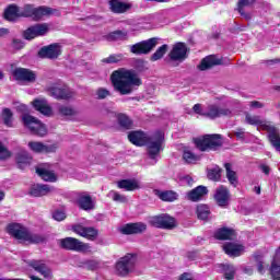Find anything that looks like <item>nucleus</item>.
I'll return each mask as SVG.
<instances>
[{"label": "nucleus", "mask_w": 280, "mask_h": 280, "mask_svg": "<svg viewBox=\"0 0 280 280\" xmlns=\"http://www.w3.org/2000/svg\"><path fill=\"white\" fill-rule=\"evenodd\" d=\"M60 54H62V49L58 44H51L49 46H45L40 48V50L38 51L39 58H49L50 60H54V58H58Z\"/></svg>", "instance_id": "17"}, {"label": "nucleus", "mask_w": 280, "mask_h": 280, "mask_svg": "<svg viewBox=\"0 0 280 280\" xmlns=\"http://www.w3.org/2000/svg\"><path fill=\"white\" fill-rule=\"evenodd\" d=\"M182 183H183L184 185H189V186H191V185H194V178H191V176L187 175V176H185V177L182 178Z\"/></svg>", "instance_id": "57"}, {"label": "nucleus", "mask_w": 280, "mask_h": 280, "mask_svg": "<svg viewBox=\"0 0 280 280\" xmlns=\"http://www.w3.org/2000/svg\"><path fill=\"white\" fill-rule=\"evenodd\" d=\"M209 215H211V210L207 205L197 206V218L199 220H209Z\"/></svg>", "instance_id": "37"}, {"label": "nucleus", "mask_w": 280, "mask_h": 280, "mask_svg": "<svg viewBox=\"0 0 280 280\" xmlns=\"http://www.w3.org/2000/svg\"><path fill=\"white\" fill-rule=\"evenodd\" d=\"M12 153L4 147L3 142L0 141V161H5V159H10Z\"/></svg>", "instance_id": "47"}, {"label": "nucleus", "mask_w": 280, "mask_h": 280, "mask_svg": "<svg viewBox=\"0 0 280 280\" xmlns=\"http://www.w3.org/2000/svg\"><path fill=\"white\" fill-rule=\"evenodd\" d=\"M194 143L200 152H209V150H218L222 145L220 135H206L194 138Z\"/></svg>", "instance_id": "5"}, {"label": "nucleus", "mask_w": 280, "mask_h": 280, "mask_svg": "<svg viewBox=\"0 0 280 280\" xmlns=\"http://www.w3.org/2000/svg\"><path fill=\"white\" fill-rule=\"evenodd\" d=\"M72 231L73 233H77V235L85 237V240H90V242H94V240H97L98 232L95 228H86L78 224L72 226Z\"/></svg>", "instance_id": "15"}, {"label": "nucleus", "mask_w": 280, "mask_h": 280, "mask_svg": "<svg viewBox=\"0 0 280 280\" xmlns=\"http://www.w3.org/2000/svg\"><path fill=\"white\" fill-rule=\"evenodd\" d=\"M59 113L60 115H63L65 117H71L73 115V108L69 106L61 105L59 106Z\"/></svg>", "instance_id": "51"}, {"label": "nucleus", "mask_w": 280, "mask_h": 280, "mask_svg": "<svg viewBox=\"0 0 280 280\" xmlns=\"http://www.w3.org/2000/svg\"><path fill=\"white\" fill-rule=\"evenodd\" d=\"M36 8L32 4H26L23 8H20V16H31V19H34V11Z\"/></svg>", "instance_id": "44"}, {"label": "nucleus", "mask_w": 280, "mask_h": 280, "mask_svg": "<svg viewBox=\"0 0 280 280\" xmlns=\"http://www.w3.org/2000/svg\"><path fill=\"white\" fill-rule=\"evenodd\" d=\"M214 200L219 207H228L229 200H231L229 188L224 186L217 188L214 192Z\"/></svg>", "instance_id": "20"}, {"label": "nucleus", "mask_w": 280, "mask_h": 280, "mask_svg": "<svg viewBox=\"0 0 280 280\" xmlns=\"http://www.w3.org/2000/svg\"><path fill=\"white\" fill-rule=\"evenodd\" d=\"M33 106L35 110H38V113H42V115H45L46 117H50V115L54 113L49 106V103H47V100L45 98H36L33 101Z\"/></svg>", "instance_id": "27"}, {"label": "nucleus", "mask_w": 280, "mask_h": 280, "mask_svg": "<svg viewBox=\"0 0 280 280\" xmlns=\"http://www.w3.org/2000/svg\"><path fill=\"white\" fill-rule=\"evenodd\" d=\"M12 75L16 82L21 84H30L36 82V73L26 68H15L12 71Z\"/></svg>", "instance_id": "9"}, {"label": "nucleus", "mask_w": 280, "mask_h": 280, "mask_svg": "<svg viewBox=\"0 0 280 280\" xmlns=\"http://www.w3.org/2000/svg\"><path fill=\"white\" fill-rule=\"evenodd\" d=\"M31 267L36 270V272H40L44 279L50 280L54 278V273H51V269L45 265L42 260H32Z\"/></svg>", "instance_id": "23"}, {"label": "nucleus", "mask_w": 280, "mask_h": 280, "mask_svg": "<svg viewBox=\"0 0 280 280\" xmlns=\"http://www.w3.org/2000/svg\"><path fill=\"white\" fill-rule=\"evenodd\" d=\"M137 262V256L135 254H127L116 262V275L119 277H126L135 270V264Z\"/></svg>", "instance_id": "6"}, {"label": "nucleus", "mask_w": 280, "mask_h": 280, "mask_svg": "<svg viewBox=\"0 0 280 280\" xmlns=\"http://www.w3.org/2000/svg\"><path fill=\"white\" fill-rule=\"evenodd\" d=\"M168 46L167 44L162 45L152 55L151 60L156 62V60H161L167 54Z\"/></svg>", "instance_id": "41"}, {"label": "nucleus", "mask_w": 280, "mask_h": 280, "mask_svg": "<svg viewBox=\"0 0 280 280\" xmlns=\"http://www.w3.org/2000/svg\"><path fill=\"white\" fill-rule=\"evenodd\" d=\"M151 224L156 226V229H174V226H176V219L168 214H162L153 217L151 219Z\"/></svg>", "instance_id": "14"}, {"label": "nucleus", "mask_w": 280, "mask_h": 280, "mask_svg": "<svg viewBox=\"0 0 280 280\" xmlns=\"http://www.w3.org/2000/svg\"><path fill=\"white\" fill-rule=\"evenodd\" d=\"M8 34V28H0V36H5Z\"/></svg>", "instance_id": "63"}, {"label": "nucleus", "mask_w": 280, "mask_h": 280, "mask_svg": "<svg viewBox=\"0 0 280 280\" xmlns=\"http://www.w3.org/2000/svg\"><path fill=\"white\" fill-rule=\"evenodd\" d=\"M22 121L25 128H28L33 135H37V137H45V135H47V127L36 117L24 114L22 116Z\"/></svg>", "instance_id": "7"}, {"label": "nucleus", "mask_w": 280, "mask_h": 280, "mask_svg": "<svg viewBox=\"0 0 280 280\" xmlns=\"http://www.w3.org/2000/svg\"><path fill=\"white\" fill-rule=\"evenodd\" d=\"M192 110L197 115H201V116L206 117L207 109H202V105H200V104L194 105Z\"/></svg>", "instance_id": "54"}, {"label": "nucleus", "mask_w": 280, "mask_h": 280, "mask_svg": "<svg viewBox=\"0 0 280 280\" xmlns=\"http://www.w3.org/2000/svg\"><path fill=\"white\" fill-rule=\"evenodd\" d=\"M209 194V190L205 186H198L195 189L187 192V200H191V202H198V200H202L205 196Z\"/></svg>", "instance_id": "25"}, {"label": "nucleus", "mask_w": 280, "mask_h": 280, "mask_svg": "<svg viewBox=\"0 0 280 280\" xmlns=\"http://www.w3.org/2000/svg\"><path fill=\"white\" fill-rule=\"evenodd\" d=\"M260 170L266 175L270 174V167L268 165H266V164L260 165Z\"/></svg>", "instance_id": "62"}, {"label": "nucleus", "mask_w": 280, "mask_h": 280, "mask_svg": "<svg viewBox=\"0 0 280 280\" xmlns=\"http://www.w3.org/2000/svg\"><path fill=\"white\" fill-rule=\"evenodd\" d=\"M51 15V9L48 7H38L35 8V11L33 13V19L35 21H40V19H45V16Z\"/></svg>", "instance_id": "34"}, {"label": "nucleus", "mask_w": 280, "mask_h": 280, "mask_svg": "<svg viewBox=\"0 0 280 280\" xmlns=\"http://www.w3.org/2000/svg\"><path fill=\"white\" fill-rule=\"evenodd\" d=\"M270 272L273 280H280V260L277 257H273Z\"/></svg>", "instance_id": "39"}, {"label": "nucleus", "mask_w": 280, "mask_h": 280, "mask_svg": "<svg viewBox=\"0 0 280 280\" xmlns=\"http://www.w3.org/2000/svg\"><path fill=\"white\" fill-rule=\"evenodd\" d=\"M108 5L109 10L114 12V14H124L128 12V10L132 9V3L119 0H109Z\"/></svg>", "instance_id": "21"}, {"label": "nucleus", "mask_w": 280, "mask_h": 280, "mask_svg": "<svg viewBox=\"0 0 280 280\" xmlns=\"http://www.w3.org/2000/svg\"><path fill=\"white\" fill-rule=\"evenodd\" d=\"M118 124L121 128H126L127 130L132 128V120H130L125 114L118 115Z\"/></svg>", "instance_id": "45"}, {"label": "nucleus", "mask_w": 280, "mask_h": 280, "mask_svg": "<svg viewBox=\"0 0 280 280\" xmlns=\"http://www.w3.org/2000/svg\"><path fill=\"white\" fill-rule=\"evenodd\" d=\"M52 218L54 220H56L57 222H62V220H65L67 218V213H65V211L62 210H56L52 213Z\"/></svg>", "instance_id": "52"}, {"label": "nucleus", "mask_w": 280, "mask_h": 280, "mask_svg": "<svg viewBox=\"0 0 280 280\" xmlns=\"http://www.w3.org/2000/svg\"><path fill=\"white\" fill-rule=\"evenodd\" d=\"M7 232L15 240H20V242H27L28 244H40V242H45L43 235L30 232L21 223H10L7 226Z\"/></svg>", "instance_id": "3"}, {"label": "nucleus", "mask_w": 280, "mask_h": 280, "mask_svg": "<svg viewBox=\"0 0 280 280\" xmlns=\"http://www.w3.org/2000/svg\"><path fill=\"white\" fill-rule=\"evenodd\" d=\"M49 95L56 100H69L73 97V92L65 84L56 83L48 88Z\"/></svg>", "instance_id": "11"}, {"label": "nucleus", "mask_w": 280, "mask_h": 280, "mask_svg": "<svg viewBox=\"0 0 280 280\" xmlns=\"http://www.w3.org/2000/svg\"><path fill=\"white\" fill-rule=\"evenodd\" d=\"M122 58L124 57L121 55H112L105 58L103 61L107 62L108 65H115L117 62H121Z\"/></svg>", "instance_id": "49"}, {"label": "nucleus", "mask_w": 280, "mask_h": 280, "mask_svg": "<svg viewBox=\"0 0 280 280\" xmlns=\"http://www.w3.org/2000/svg\"><path fill=\"white\" fill-rule=\"evenodd\" d=\"M28 148L32 152H35L36 154H54V152L58 150V144H45L38 141H31L28 142Z\"/></svg>", "instance_id": "13"}, {"label": "nucleus", "mask_w": 280, "mask_h": 280, "mask_svg": "<svg viewBox=\"0 0 280 280\" xmlns=\"http://www.w3.org/2000/svg\"><path fill=\"white\" fill-rule=\"evenodd\" d=\"M108 198H112V200H114V202H128V197L127 196H124L115 190H110L108 192Z\"/></svg>", "instance_id": "43"}, {"label": "nucleus", "mask_w": 280, "mask_h": 280, "mask_svg": "<svg viewBox=\"0 0 280 280\" xmlns=\"http://www.w3.org/2000/svg\"><path fill=\"white\" fill-rule=\"evenodd\" d=\"M244 129H238L236 132H235V137L241 140V141H244Z\"/></svg>", "instance_id": "61"}, {"label": "nucleus", "mask_w": 280, "mask_h": 280, "mask_svg": "<svg viewBox=\"0 0 280 280\" xmlns=\"http://www.w3.org/2000/svg\"><path fill=\"white\" fill-rule=\"evenodd\" d=\"M95 95H96L97 100H106V97H109L110 91H108L104 88H100L98 90H96Z\"/></svg>", "instance_id": "50"}, {"label": "nucleus", "mask_w": 280, "mask_h": 280, "mask_svg": "<svg viewBox=\"0 0 280 280\" xmlns=\"http://www.w3.org/2000/svg\"><path fill=\"white\" fill-rule=\"evenodd\" d=\"M88 268H90V270H97V268H100V262L97 260H90L88 262Z\"/></svg>", "instance_id": "55"}, {"label": "nucleus", "mask_w": 280, "mask_h": 280, "mask_svg": "<svg viewBox=\"0 0 280 280\" xmlns=\"http://www.w3.org/2000/svg\"><path fill=\"white\" fill-rule=\"evenodd\" d=\"M118 189H124L125 191H137L141 189V183L138 179H121L117 182Z\"/></svg>", "instance_id": "24"}, {"label": "nucleus", "mask_w": 280, "mask_h": 280, "mask_svg": "<svg viewBox=\"0 0 280 280\" xmlns=\"http://www.w3.org/2000/svg\"><path fill=\"white\" fill-rule=\"evenodd\" d=\"M183 159L186 163H196V162L200 161V158L198 155L194 154V152H191V150H189V149H186L184 151Z\"/></svg>", "instance_id": "42"}, {"label": "nucleus", "mask_w": 280, "mask_h": 280, "mask_svg": "<svg viewBox=\"0 0 280 280\" xmlns=\"http://www.w3.org/2000/svg\"><path fill=\"white\" fill-rule=\"evenodd\" d=\"M126 36H128V32H126V31H115V32L110 33V35H109L112 40H121V39L126 38Z\"/></svg>", "instance_id": "48"}, {"label": "nucleus", "mask_w": 280, "mask_h": 280, "mask_svg": "<svg viewBox=\"0 0 280 280\" xmlns=\"http://www.w3.org/2000/svg\"><path fill=\"white\" fill-rule=\"evenodd\" d=\"M49 32V25L47 23L35 24L24 31V38L26 40H32L38 38V36H45Z\"/></svg>", "instance_id": "12"}, {"label": "nucleus", "mask_w": 280, "mask_h": 280, "mask_svg": "<svg viewBox=\"0 0 280 280\" xmlns=\"http://www.w3.org/2000/svg\"><path fill=\"white\" fill-rule=\"evenodd\" d=\"M110 79L115 91L120 93V95H130L135 86H141V79L131 70H116Z\"/></svg>", "instance_id": "2"}, {"label": "nucleus", "mask_w": 280, "mask_h": 280, "mask_svg": "<svg viewBox=\"0 0 280 280\" xmlns=\"http://www.w3.org/2000/svg\"><path fill=\"white\" fill-rule=\"evenodd\" d=\"M80 209H83V211H91L95 209V201L91 198V196L86 192H83L79 196L77 200Z\"/></svg>", "instance_id": "29"}, {"label": "nucleus", "mask_w": 280, "mask_h": 280, "mask_svg": "<svg viewBox=\"0 0 280 280\" xmlns=\"http://www.w3.org/2000/svg\"><path fill=\"white\" fill-rule=\"evenodd\" d=\"M235 277V267L228 265V270L225 271V279L231 280Z\"/></svg>", "instance_id": "53"}, {"label": "nucleus", "mask_w": 280, "mask_h": 280, "mask_svg": "<svg viewBox=\"0 0 280 280\" xmlns=\"http://www.w3.org/2000/svg\"><path fill=\"white\" fill-rule=\"evenodd\" d=\"M36 174H38V176H40V178L47 183H56V180H58L56 173L47 170L45 166H38L36 168Z\"/></svg>", "instance_id": "31"}, {"label": "nucleus", "mask_w": 280, "mask_h": 280, "mask_svg": "<svg viewBox=\"0 0 280 280\" xmlns=\"http://www.w3.org/2000/svg\"><path fill=\"white\" fill-rule=\"evenodd\" d=\"M178 280H194V275L189 272H184L182 276H179Z\"/></svg>", "instance_id": "58"}, {"label": "nucleus", "mask_w": 280, "mask_h": 280, "mask_svg": "<svg viewBox=\"0 0 280 280\" xmlns=\"http://www.w3.org/2000/svg\"><path fill=\"white\" fill-rule=\"evenodd\" d=\"M31 161L32 156H30V153H27V151H22L16 155V162L20 167H23V165H30Z\"/></svg>", "instance_id": "38"}, {"label": "nucleus", "mask_w": 280, "mask_h": 280, "mask_svg": "<svg viewBox=\"0 0 280 280\" xmlns=\"http://www.w3.org/2000/svg\"><path fill=\"white\" fill-rule=\"evenodd\" d=\"M61 248L66 250H74L75 253H91V245L89 243H82L78 238L66 237L59 241Z\"/></svg>", "instance_id": "8"}, {"label": "nucleus", "mask_w": 280, "mask_h": 280, "mask_svg": "<svg viewBox=\"0 0 280 280\" xmlns=\"http://www.w3.org/2000/svg\"><path fill=\"white\" fill-rule=\"evenodd\" d=\"M245 121L246 124H249V126H260V128H262L264 130H267L271 145L277 150V152H280L279 129H277L270 122L261 120V118H259L258 116H253L250 114L246 115Z\"/></svg>", "instance_id": "4"}, {"label": "nucleus", "mask_w": 280, "mask_h": 280, "mask_svg": "<svg viewBox=\"0 0 280 280\" xmlns=\"http://www.w3.org/2000/svg\"><path fill=\"white\" fill-rule=\"evenodd\" d=\"M255 3V0H238V12L241 14V16H244V19H246V21H249L250 19V14L244 12V8H247V5H253Z\"/></svg>", "instance_id": "35"}, {"label": "nucleus", "mask_w": 280, "mask_h": 280, "mask_svg": "<svg viewBox=\"0 0 280 280\" xmlns=\"http://www.w3.org/2000/svg\"><path fill=\"white\" fill-rule=\"evenodd\" d=\"M13 48L14 49H23V42H21L19 39H14L13 40Z\"/></svg>", "instance_id": "59"}, {"label": "nucleus", "mask_w": 280, "mask_h": 280, "mask_svg": "<svg viewBox=\"0 0 280 280\" xmlns=\"http://www.w3.org/2000/svg\"><path fill=\"white\" fill-rule=\"evenodd\" d=\"M214 237H217V240H233V237H235V230L229 228L219 229Z\"/></svg>", "instance_id": "33"}, {"label": "nucleus", "mask_w": 280, "mask_h": 280, "mask_svg": "<svg viewBox=\"0 0 280 280\" xmlns=\"http://www.w3.org/2000/svg\"><path fill=\"white\" fill-rule=\"evenodd\" d=\"M148 229V225L142 222L138 223H127L125 225H121L119 228V231L122 233V235H137L139 233H144V231Z\"/></svg>", "instance_id": "16"}, {"label": "nucleus", "mask_w": 280, "mask_h": 280, "mask_svg": "<svg viewBox=\"0 0 280 280\" xmlns=\"http://www.w3.org/2000/svg\"><path fill=\"white\" fill-rule=\"evenodd\" d=\"M226 178L229 183L233 185V187H237V173L233 171V167L230 163L225 164Z\"/></svg>", "instance_id": "36"}, {"label": "nucleus", "mask_w": 280, "mask_h": 280, "mask_svg": "<svg viewBox=\"0 0 280 280\" xmlns=\"http://www.w3.org/2000/svg\"><path fill=\"white\" fill-rule=\"evenodd\" d=\"M208 178L209 180L218 182L222 178V170L220 166H213L208 170Z\"/></svg>", "instance_id": "40"}, {"label": "nucleus", "mask_w": 280, "mask_h": 280, "mask_svg": "<svg viewBox=\"0 0 280 280\" xmlns=\"http://www.w3.org/2000/svg\"><path fill=\"white\" fill-rule=\"evenodd\" d=\"M231 115V110L228 108H220L218 105H209L206 108V117L209 119H215L217 117H224Z\"/></svg>", "instance_id": "22"}, {"label": "nucleus", "mask_w": 280, "mask_h": 280, "mask_svg": "<svg viewBox=\"0 0 280 280\" xmlns=\"http://www.w3.org/2000/svg\"><path fill=\"white\" fill-rule=\"evenodd\" d=\"M130 143L133 145H147V152L152 161L159 159V154L163 152V143L165 141V133L156 131L152 136L143 131H132L128 135Z\"/></svg>", "instance_id": "1"}, {"label": "nucleus", "mask_w": 280, "mask_h": 280, "mask_svg": "<svg viewBox=\"0 0 280 280\" xmlns=\"http://www.w3.org/2000/svg\"><path fill=\"white\" fill-rule=\"evenodd\" d=\"M56 188L47 184H34L30 189V195L34 198H42L43 196H49Z\"/></svg>", "instance_id": "18"}, {"label": "nucleus", "mask_w": 280, "mask_h": 280, "mask_svg": "<svg viewBox=\"0 0 280 280\" xmlns=\"http://www.w3.org/2000/svg\"><path fill=\"white\" fill-rule=\"evenodd\" d=\"M159 43V38L153 37L148 40L140 42L130 47L131 54H136V56H141V54H150L154 47H156Z\"/></svg>", "instance_id": "10"}, {"label": "nucleus", "mask_w": 280, "mask_h": 280, "mask_svg": "<svg viewBox=\"0 0 280 280\" xmlns=\"http://www.w3.org/2000/svg\"><path fill=\"white\" fill-rule=\"evenodd\" d=\"M249 107L253 109L264 108V103L258 102V101H253L249 103Z\"/></svg>", "instance_id": "56"}, {"label": "nucleus", "mask_w": 280, "mask_h": 280, "mask_svg": "<svg viewBox=\"0 0 280 280\" xmlns=\"http://www.w3.org/2000/svg\"><path fill=\"white\" fill-rule=\"evenodd\" d=\"M218 65H222V59L215 55H210L201 60L198 69L200 71H207V69H211V67H215Z\"/></svg>", "instance_id": "28"}, {"label": "nucleus", "mask_w": 280, "mask_h": 280, "mask_svg": "<svg viewBox=\"0 0 280 280\" xmlns=\"http://www.w3.org/2000/svg\"><path fill=\"white\" fill-rule=\"evenodd\" d=\"M153 194L160 198V200H163V202H174L175 200H178V195L174 190L155 189L153 190Z\"/></svg>", "instance_id": "30"}, {"label": "nucleus", "mask_w": 280, "mask_h": 280, "mask_svg": "<svg viewBox=\"0 0 280 280\" xmlns=\"http://www.w3.org/2000/svg\"><path fill=\"white\" fill-rule=\"evenodd\" d=\"M12 117H13V114H12V110H10V108H4L2 110V119H3V122L9 127V128H12Z\"/></svg>", "instance_id": "46"}, {"label": "nucleus", "mask_w": 280, "mask_h": 280, "mask_svg": "<svg viewBox=\"0 0 280 280\" xmlns=\"http://www.w3.org/2000/svg\"><path fill=\"white\" fill-rule=\"evenodd\" d=\"M168 56L171 60L183 62L187 58V46L184 43L175 44Z\"/></svg>", "instance_id": "19"}, {"label": "nucleus", "mask_w": 280, "mask_h": 280, "mask_svg": "<svg viewBox=\"0 0 280 280\" xmlns=\"http://www.w3.org/2000/svg\"><path fill=\"white\" fill-rule=\"evenodd\" d=\"M4 19L7 21H16V19H21V9L14 4L9 5L4 10Z\"/></svg>", "instance_id": "32"}, {"label": "nucleus", "mask_w": 280, "mask_h": 280, "mask_svg": "<svg viewBox=\"0 0 280 280\" xmlns=\"http://www.w3.org/2000/svg\"><path fill=\"white\" fill-rule=\"evenodd\" d=\"M152 21H154V15H148L143 19L142 23H144L145 25H152Z\"/></svg>", "instance_id": "60"}, {"label": "nucleus", "mask_w": 280, "mask_h": 280, "mask_svg": "<svg viewBox=\"0 0 280 280\" xmlns=\"http://www.w3.org/2000/svg\"><path fill=\"white\" fill-rule=\"evenodd\" d=\"M223 250L229 257H240L244 253V246L237 243H225Z\"/></svg>", "instance_id": "26"}, {"label": "nucleus", "mask_w": 280, "mask_h": 280, "mask_svg": "<svg viewBox=\"0 0 280 280\" xmlns=\"http://www.w3.org/2000/svg\"><path fill=\"white\" fill-rule=\"evenodd\" d=\"M19 110L25 112V110H27V106L21 104V105L19 106Z\"/></svg>", "instance_id": "64"}]
</instances>
